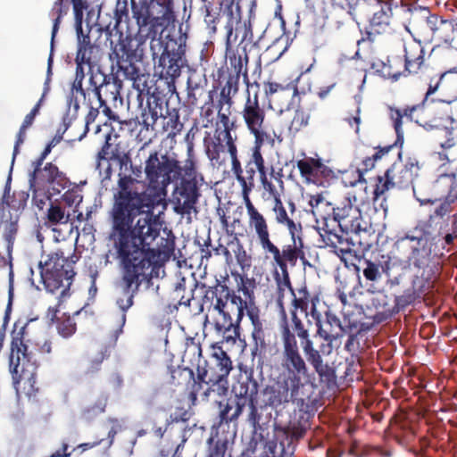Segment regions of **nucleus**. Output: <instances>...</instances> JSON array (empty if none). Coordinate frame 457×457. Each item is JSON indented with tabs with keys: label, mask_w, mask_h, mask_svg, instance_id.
I'll list each match as a JSON object with an SVG mask.
<instances>
[{
	"label": "nucleus",
	"mask_w": 457,
	"mask_h": 457,
	"mask_svg": "<svg viewBox=\"0 0 457 457\" xmlns=\"http://www.w3.org/2000/svg\"><path fill=\"white\" fill-rule=\"evenodd\" d=\"M156 204L155 197L144 189L140 181L131 175L119 174L110 211L111 239L119 258L134 263L151 278L175 250V237L171 232L161 238L156 248L151 247L160 236L154 215Z\"/></svg>",
	"instance_id": "1"
},
{
	"label": "nucleus",
	"mask_w": 457,
	"mask_h": 457,
	"mask_svg": "<svg viewBox=\"0 0 457 457\" xmlns=\"http://www.w3.org/2000/svg\"><path fill=\"white\" fill-rule=\"evenodd\" d=\"M236 287L230 288L220 282L208 290L205 297L212 295L213 310L222 317L221 322L216 323L219 331H233L236 337L239 336L241 322L246 315L251 320L253 330L252 338L254 343L253 353L257 351H265L267 342L263 322L261 319V310L256 303L254 294L255 280L239 273L233 274Z\"/></svg>",
	"instance_id": "2"
},
{
	"label": "nucleus",
	"mask_w": 457,
	"mask_h": 457,
	"mask_svg": "<svg viewBox=\"0 0 457 457\" xmlns=\"http://www.w3.org/2000/svg\"><path fill=\"white\" fill-rule=\"evenodd\" d=\"M411 249L407 257V263L417 269V273L411 281V286L405 289L401 295L395 296V304L392 307H384L382 313L386 318L391 317L400 310L422 298L433 287L438 279L442 266L436 254H432L431 246L426 238L422 237L406 236L399 241Z\"/></svg>",
	"instance_id": "3"
},
{
	"label": "nucleus",
	"mask_w": 457,
	"mask_h": 457,
	"mask_svg": "<svg viewBox=\"0 0 457 457\" xmlns=\"http://www.w3.org/2000/svg\"><path fill=\"white\" fill-rule=\"evenodd\" d=\"M127 1L122 4L118 2L115 9V23L111 28L108 25L104 29L106 39L110 43L111 58L116 61L118 69L126 79L131 80L132 85L139 87L141 80L148 74L142 73L135 62H142L145 55L144 44L147 37H139L138 33L134 37L129 31L123 32L120 23L123 17H128Z\"/></svg>",
	"instance_id": "4"
},
{
	"label": "nucleus",
	"mask_w": 457,
	"mask_h": 457,
	"mask_svg": "<svg viewBox=\"0 0 457 457\" xmlns=\"http://www.w3.org/2000/svg\"><path fill=\"white\" fill-rule=\"evenodd\" d=\"M281 366L286 374L279 375L266 384L260 392V408H270L278 415L290 403H302L305 398L300 396L304 388L302 378L307 375V364H302L281 358Z\"/></svg>",
	"instance_id": "5"
},
{
	"label": "nucleus",
	"mask_w": 457,
	"mask_h": 457,
	"mask_svg": "<svg viewBox=\"0 0 457 457\" xmlns=\"http://www.w3.org/2000/svg\"><path fill=\"white\" fill-rule=\"evenodd\" d=\"M420 21L413 20V29L419 37L424 41H435L430 55L445 62H451L457 54L454 46L457 30L456 20H444L436 14H431L428 8L422 10Z\"/></svg>",
	"instance_id": "6"
},
{
	"label": "nucleus",
	"mask_w": 457,
	"mask_h": 457,
	"mask_svg": "<svg viewBox=\"0 0 457 457\" xmlns=\"http://www.w3.org/2000/svg\"><path fill=\"white\" fill-rule=\"evenodd\" d=\"M456 68L443 73L427 76L425 82V107L427 108L428 130L440 129L445 124H453L457 120V91L445 96L444 90L448 75L455 72Z\"/></svg>",
	"instance_id": "7"
},
{
	"label": "nucleus",
	"mask_w": 457,
	"mask_h": 457,
	"mask_svg": "<svg viewBox=\"0 0 457 457\" xmlns=\"http://www.w3.org/2000/svg\"><path fill=\"white\" fill-rule=\"evenodd\" d=\"M254 84L257 89L253 94L252 87L245 89L244 102L238 114L246 130L253 137V144H263L273 147L277 135L274 130L269 129L268 112L260 98L259 84L256 82Z\"/></svg>",
	"instance_id": "8"
},
{
	"label": "nucleus",
	"mask_w": 457,
	"mask_h": 457,
	"mask_svg": "<svg viewBox=\"0 0 457 457\" xmlns=\"http://www.w3.org/2000/svg\"><path fill=\"white\" fill-rule=\"evenodd\" d=\"M79 260V256L76 253L71 257H65L61 250L49 253L46 260L39 262L41 280L45 288L48 292L54 293L63 287L61 295H64L76 274L73 265Z\"/></svg>",
	"instance_id": "9"
},
{
	"label": "nucleus",
	"mask_w": 457,
	"mask_h": 457,
	"mask_svg": "<svg viewBox=\"0 0 457 457\" xmlns=\"http://www.w3.org/2000/svg\"><path fill=\"white\" fill-rule=\"evenodd\" d=\"M180 162L167 153H150L145 162V174L149 187L159 194H166L169 185L181 177Z\"/></svg>",
	"instance_id": "10"
},
{
	"label": "nucleus",
	"mask_w": 457,
	"mask_h": 457,
	"mask_svg": "<svg viewBox=\"0 0 457 457\" xmlns=\"http://www.w3.org/2000/svg\"><path fill=\"white\" fill-rule=\"evenodd\" d=\"M187 35L179 33L175 37L171 35L166 37V41L162 40V48L156 51L158 54V63L155 66L156 72L159 73L161 79H165L169 85L171 83L174 87V81L181 74V68L184 64V57L186 54ZM154 60V58L153 57Z\"/></svg>",
	"instance_id": "11"
},
{
	"label": "nucleus",
	"mask_w": 457,
	"mask_h": 457,
	"mask_svg": "<svg viewBox=\"0 0 457 457\" xmlns=\"http://www.w3.org/2000/svg\"><path fill=\"white\" fill-rule=\"evenodd\" d=\"M151 6L152 4L148 0H139V2L131 0L132 17L135 19L138 27L137 33L140 38H151L150 48L152 55L155 58L158 54L156 47L158 46L159 51L162 48V37L156 38V36L159 32L162 33V30L170 25L163 24L164 21H162V15L156 13L154 16L151 12Z\"/></svg>",
	"instance_id": "12"
},
{
	"label": "nucleus",
	"mask_w": 457,
	"mask_h": 457,
	"mask_svg": "<svg viewBox=\"0 0 457 457\" xmlns=\"http://www.w3.org/2000/svg\"><path fill=\"white\" fill-rule=\"evenodd\" d=\"M259 385L253 375L246 377L245 381H239L237 386H234V398L232 403L235 405L234 417H239L245 408H248L247 420L256 430L260 427L262 414L258 407Z\"/></svg>",
	"instance_id": "13"
},
{
	"label": "nucleus",
	"mask_w": 457,
	"mask_h": 457,
	"mask_svg": "<svg viewBox=\"0 0 457 457\" xmlns=\"http://www.w3.org/2000/svg\"><path fill=\"white\" fill-rule=\"evenodd\" d=\"M291 324L289 325L287 319L285 318L284 324L281 326V341H282V356L281 358L306 364L296 340V337L300 339V342H303L310 337V334L302 320L295 311H290Z\"/></svg>",
	"instance_id": "14"
},
{
	"label": "nucleus",
	"mask_w": 457,
	"mask_h": 457,
	"mask_svg": "<svg viewBox=\"0 0 457 457\" xmlns=\"http://www.w3.org/2000/svg\"><path fill=\"white\" fill-rule=\"evenodd\" d=\"M271 254L273 256V265L279 268V270H275L273 276L278 291V302L280 303L287 288L290 290L292 295H295L290 280L288 264L292 267L295 266L298 258L303 254V251L294 244L284 245L282 251L278 250Z\"/></svg>",
	"instance_id": "15"
},
{
	"label": "nucleus",
	"mask_w": 457,
	"mask_h": 457,
	"mask_svg": "<svg viewBox=\"0 0 457 457\" xmlns=\"http://www.w3.org/2000/svg\"><path fill=\"white\" fill-rule=\"evenodd\" d=\"M122 267V296L119 297L116 301L117 305L122 312L121 325L123 326L126 321V312L133 305L134 296L138 291L140 285L145 280H149L152 278L148 277L143 271H140L134 263L126 261L124 258H120Z\"/></svg>",
	"instance_id": "16"
},
{
	"label": "nucleus",
	"mask_w": 457,
	"mask_h": 457,
	"mask_svg": "<svg viewBox=\"0 0 457 457\" xmlns=\"http://www.w3.org/2000/svg\"><path fill=\"white\" fill-rule=\"evenodd\" d=\"M149 76L141 80V85L133 87L137 90L138 107L141 109L140 124L148 129L154 128L159 118L163 117V100L158 93L151 92V87L147 84Z\"/></svg>",
	"instance_id": "17"
},
{
	"label": "nucleus",
	"mask_w": 457,
	"mask_h": 457,
	"mask_svg": "<svg viewBox=\"0 0 457 457\" xmlns=\"http://www.w3.org/2000/svg\"><path fill=\"white\" fill-rule=\"evenodd\" d=\"M264 145L263 144H253L251 158L245 163L244 170L237 154L231 161V170L241 186L244 201L251 200L249 195L255 186L254 179L259 168L258 162L261 160L262 148Z\"/></svg>",
	"instance_id": "18"
},
{
	"label": "nucleus",
	"mask_w": 457,
	"mask_h": 457,
	"mask_svg": "<svg viewBox=\"0 0 457 457\" xmlns=\"http://www.w3.org/2000/svg\"><path fill=\"white\" fill-rule=\"evenodd\" d=\"M323 246H328L334 249L336 253L342 254L351 253L354 246L353 239L349 237V233L344 230L342 224L333 223L326 220L322 226L317 228Z\"/></svg>",
	"instance_id": "19"
},
{
	"label": "nucleus",
	"mask_w": 457,
	"mask_h": 457,
	"mask_svg": "<svg viewBox=\"0 0 457 457\" xmlns=\"http://www.w3.org/2000/svg\"><path fill=\"white\" fill-rule=\"evenodd\" d=\"M237 41V37L229 38V36L226 37L225 57L228 60L229 65L233 70V72L228 73V75H237L238 78L242 76L246 88L253 87L255 84L250 82L248 76L247 65L249 57L246 49L247 45L238 43L235 46Z\"/></svg>",
	"instance_id": "20"
},
{
	"label": "nucleus",
	"mask_w": 457,
	"mask_h": 457,
	"mask_svg": "<svg viewBox=\"0 0 457 457\" xmlns=\"http://www.w3.org/2000/svg\"><path fill=\"white\" fill-rule=\"evenodd\" d=\"M232 361L228 353L219 344L212 345V353L208 361H205L204 366H197L196 375L199 380L204 378L222 377L228 378L232 370Z\"/></svg>",
	"instance_id": "21"
},
{
	"label": "nucleus",
	"mask_w": 457,
	"mask_h": 457,
	"mask_svg": "<svg viewBox=\"0 0 457 457\" xmlns=\"http://www.w3.org/2000/svg\"><path fill=\"white\" fill-rule=\"evenodd\" d=\"M248 215V226L254 232L258 243L265 253H273L279 248L270 239L267 219L253 205L251 200L244 201Z\"/></svg>",
	"instance_id": "22"
},
{
	"label": "nucleus",
	"mask_w": 457,
	"mask_h": 457,
	"mask_svg": "<svg viewBox=\"0 0 457 457\" xmlns=\"http://www.w3.org/2000/svg\"><path fill=\"white\" fill-rule=\"evenodd\" d=\"M376 7H378V10L373 12L372 17L369 21V26L362 32L361 38L357 41L358 45L365 41L374 42L377 35L384 34L391 29L393 19V4L391 1L384 0Z\"/></svg>",
	"instance_id": "23"
},
{
	"label": "nucleus",
	"mask_w": 457,
	"mask_h": 457,
	"mask_svg": "<svg viewBox=\"0 0 457 457\" xmlns=\"http://www.w3.org/2000/svg\"><path fill=\"white\" fill-rule=\"evenodd\" d=\"M200 182L180 179L174 190V212L180 215H191L197 212L195 204L200 197Z\"/></svg>",
	"instance_id": "24"
},
{
	"label": "nucleus",
	"mask_w": 457,
	"mask_h": 457,
	"mask_svg": "<svg viewBox=\"0 0 457 457\" xmlns=\"http://www.w3.org/2000/svg\"><path fill=\"white\" fill-rule=\"evenodd\" d=\"M296 166L306 183L325 187L336 178L334 170L324 164L320 158L307 157L299 160Z\"/></svg>",
	"instance_id": "25"
},
{
	"label": "nucleus",
	"mask_w": 457,
	"mask_h": 457,
	"mask_svg": "<svg viewBox=\"0 0 457 457\" xmlns=\"http://www.w3.org/2000/svg\"><path fill=\"white\" fill-rule=\"evenodd\" d=\"M237 136L225 137L223 133H220L217 129L212 137H206L204 139V145L207 157L213 164L220 165L224 162L221 154L226 151L229 154L231 161L237 154V147L236 145Z\"/></svg>",
	"instance_id": "26"
},
{
	"label": "nucleus",
	"mask_w": 457,
	"mask_h": 457,
	"mask_svg": "<svg viewBox=\"0 0 457 457\" xmlns=\"http://www.w3.org/2000/svg\"><path fill=\"white\" fill-rule=\"evenodd\" d=\"M311 316L315 320L317 335L328 343L329 353L333 342L342 337L345 334V329L341 324L340 319L328 311L325 312V320H321V315L314 305L312 306Z\"/></svg>",
	"instance_id": "27"
},
{
	"label": "nucleus",
	"mask_w": 457,
	"mask_h": 457,
	"mask_svg": "<svg viewBox=\"0 0 457 457\" xmlns=\"http://www.w3.org/2000/svg\"><path fill=\"white\" fill-rule=\"evenodd\" d=\"M217 14L212 17H205L204 20L208 27L214 32L216 31V24L220 21V12L228 18L226 29V37L229 38L237 37V34H234V25L238 24L242 21V12L238 3L235 4V0H220L216 5Z\"/></svg>",
	"instance_id": "28"
},
{
	"label": "nucleus",
	"mask_w": 457,
	"mask_h": 457,
	"mask_svg": "<svg viewBox=\"0 0 457 457\" xmlns=\"http://www.w3.org/2000/svg\"><path fill=\"white\" fill-rule=\"evenodd\" d=\"M76 31L78 36V49L75 61L85 62L88 68V71H92L93 67L96 64L101 56V47L91 41V29L87 34H84L82 29V21L80 26L76 23Z\"/></svg>",
	"instance_id": "29"
},
{
	"label": "nucleus",
	"mask_w": 457,
	"mask_h": 457,
	"mask_svg": "<svg viewBox=\"0 0 457 457\" xmlns=\"http://www.w3.org/2000/svg\"><path fill=\"white\" fill-rule=\"evenodd\" d=\"M18 232V221L6 220L0 222V266L9 267L10 275L12 270V253L13 244Z\"/></svg>",
	"instance_id": "30"
},
{
	"label": "nucleus",
	"mask_w": 457,
	"mask_h": 457,
	"mask_svg": "<svg viewBox=\"0 0 457 457\" xmlns=\"http://www.w3.org/2000/svg\"><path fill=\"white\" fill-rule=\"evenodd\" d=\"M419 162L415 159H408L404 164L394 163L386 170V176L390 177L395 187L408 188L420 170Z\"/></svg>",
	"instance_id": "31"
},
{
	"label": "nucleus",
	"mask_w": 457,
	"mask_h": 457,
	"mask_svg": "<svg viewBox=\"0 0 457 457\" xmlns=\"http://www.w3.org/2000/svg\"><path fill=\"white\" fill-rule=\"evenodd\" d=\"M422 37L413 39L404 45V68L401 76L418 74L425 64V51Z\"/></svg>",
	"instance_id": "32"
},
{
	"label": "nucleus",
	"mask_w": 457,
	"mask_h": 457,
	"mask_svg": "<svg viewBox=\"0 0 457 457\" xmlns=\"http://www.w3.org/2000/svg\"><path fill=\"white\" fill-rule=\"evenodd\" d=\"M38 180L39 182L36 187H45L48 186V194L50 195L60 194L70 185V180L66 175L52 162H47L42 171H39Z\"/></svg>",
	"instance_id": "33"
},
{
	"label": "nucleus",
	"mask_w": 457,
	"mask_h": 457,
	"mask_svg": "<svg viewBox=\"0 0 457 457\" xmlns=\"http://www.w3.org/2000/svg\"><path fill=\"white\" fill-rule=\"evenodd\" d=\"M311 417L310 412L299 409L294 411L287 426H275V431L281 432L287 438H290L291 442L298 441L311 428Z\"/></svg>",
	"instance_id": "34"
},
{
	"label": "nucleus",
	"mask_w": 457,
	"mask_h": 457,
	"mask_svg": "<svg viewBox=\"0 0 457 457\" xmlns=\"http://www.w3.org/2000/svg\"><path fill=\"white\" fill-rule=\"evenodd\" d=\"M204 384L207 386V388L203 392V398L205 400H208L212 394H214L218 396H225L228 392V378L206 377L204 380H199L198 375H196V379L192 384L189 393L190 397L193 400L196 399L198 394L203 389Z\"/></svg>",
	"instance_id": "35"
},
{
	"label": "nucleus",
	"mask_w": 457,
	"mask_h": 457,
	"mask_svg": "<svg viewBox=\"0 0 457 457\" xmlns=\"http://www.w3.org/2000/svg\"><path fill=\"white\" fill-rule=\"evenodd\" d=\"M26 362H29L27 353V345L23 343L21 337H13L11 344L10 367L14 378H22L28 372Z\"/></svg>",
	"instance_id": "36"
},
{
	"label": "nucleus",
	"mask_w": 457,
	"mask_h": 457,
	"mask_svg": "<svg viewBox=\"0 0 457 457\" xmlns=\"http://www.w3.org/2000/svg\"><path fill=\"white\" fill-rule=\"evenodd\" d=\"M258 446V441L252 438L246 448L242 452L241 457H253ZM292 453H287L283 442L278 443L274 437L264 440L262 443V453L259 457H290Z\"/></svg>",
	"instance_id": "37"
},
{
	"label": "nucleus",
	"mask_w": 457,
	"mask_h": 457,
	"mask_svg": "<svg viewBox=\"0 0 457 457\" xmlns=\"http://www.w3.org/2000/svg\"><path fill=\"white\" fill-rule=\"evenodd\" d=\"M101 76V83L98 84V87H95V89L93 90L94 99L110 101L113 104H115L118 99L121 102L122 99L120 92L122 84L121 80L118 76H114L112 74H102Z\"/></svg>",
	"instance_id": "38"
},
{
	"label": "nucleus",
	"mask_w": 457,
	"mask_h": 457,
	"mask_svg": "<svg viewBox=\"0 0 457 457\" xmlns=\"http://www.w3.org/2000/svg\"><path fill=\"white\" fill-rule=\"evenodd\" d=\"M384 269L385 275L386 276V283L391 287L401 285L410 271L406 261L392 258L387 254H386Z\"/></svg>",
	"instance_id": "39"
},
{
	"label": "nucleus",
	"mask_w": 457,
	"mask_h": 457,
	"mask_svg": "<svg viewBox=\"0 0 457 457\" xmlns=\"http://www.w3.org/2000/svg\"><path fill=\"white\" fill-rule=\"evenodd\" d=\"M447 192L443 198H439V204L435 208L428 220V226L437 224L439 220L449 216L457 207V187H446Z\"/></svg>",
	"instance_id": "40"
},
{
	"label": "nucleus",
	"mask_w": 457,
	"mask_h": 457,
	"mask_svg": "<svg viewBox=\"0 0 457 457\" xmlns=\"http://www.w3.org/2000/svg\"><path fill=\"white\" fill-rule=\"evenodd\" d=\"M385 261L386 254H378L370 259L363 258L360 261V266L356 267V270L361 269L366 281L374 285L379 282L385 274Z\"/></svg>",
	"instance_id": "41"
},
{
	"label": "nucleus",
	"mask_w": 457,
	"mask_h": 457,
	"mask_svg": "<svg viewBox=\"0 0 457 457\" xmlns=\"http://www.w3.org/2000/svg\"><path fill=\"white\" fill-rule=\"evenodd\" d=\"M333 218L329 219L333 223L342 224L347 226L348 223H352V227L354 226L355 221L359 215V210L354 207L348 197H345L336 207L331 209Z\"/></svg>",
	"instance_id": "42"
},
{
	"label": "nucleus",
	"mask_w": 457,
	"mask_h": 457,
	"mask_svg": "<svg viewBox=\"0 0 457 457\" xmlns=\"http://www.w3.org/2000/svg\"><path fill=\"white\" fill-rule=\"evenodd\" d=\"M240 78L237 75H228L225 83L221 86L216 103L226 104L229 110L234 105V98L239 92Z\"/></svg>",
	"instance_id": "43"
},
{
	"label": "nucleus",
	"mask_w": 457,
	"mask_h": 457,
	"mask_svg": "<svg viewBox=\"0 0 457 457\" xmlns=\"http://www.w3.org/2000/svg\"><path fill=\"white\" fill-rule=\"evenodd\" d=\"M422 108H424V105L405 106L403 109L390 107V119L393 120V126L398 139L403 136L402 129L403 120L413 121V112Z\"/></svg>",
	"instance_id": "44"
},
{
	"label": "nucleus",
	"mask_w": 457,
	"mask_h": 457,
	"mask_svg": "<svg viewBox=\"0 0 457 457\" xmlns=\"http://www.w3.org/2000/svg\"><path fill=\"white\" fill-rule=\"evenodd\" d=\"M319 302L318 296H312L307 290V288L300 287L297 289V293L293 295L292 300V307L291 311H295L297 312V310H300L302 312H304L306 316L311 315V312L312 310V306L316 307V303Z\"/></svg>",
	"instance_id": "45"
},
{
	"label": "nucleus",
	"mask_w": 457,
	"mask_h": 457,
	"mask_svg": "<svg viewBox=\"0 0 457 457\" xmlns=\"http://www.w3.org/2000/svg\"><path fill=\"white\" fill-rule=\"evenodd\" d=\"M267 96L272 97L277 94H284L287 96V108L293 104L294 98L298 96V88L295 83L289 82L286 85L278 82H267L264 86Z\"/></svg>",
	"instance_id": "46"
},
{
	"label": "nucleus",
	"mask_w": 457,
	"mask_h": 457,
	"mask_svg": "<svg viewBox=\"0 0 457 457\" xmlns=\"http://www.w3.org/2000/svg\"><path fill=\"white\" fill-rule=\"evenodd\" d=\"M271 210L274 213L276 222L279 225L287 227L293 239H295V236L297 231V226L294 220L289 217L281 198H277V200L273 202ZM294 244H295V240H294Z\"/></svg>",
	"instance_id": "47"
},
{
	"label": "nucleus",
	"mask_w": 457,
	"mask_h": 457,
	"mask_svg": "<svg viewBox=\"0 0 457 457\" xmlns=\"http://www.w3.org/2000/svg\"><path fill=\"white\" fill-rule=\"evenodd\" d=\"M164 120L162 130L167 134V137L174 139L183 129V123L180 121L179 113L177 109L168 111V115L162 117Z\"/></svg>",
	"instance_id": "48"
},
{
	"label": "nucleus",
	"mask_w": 457,
	"mask_h": 457,
	"mask_svg": "<svg viewBox=\"0 0 457 457\" xmlns=\"http://www.w3.org/2000/svg\"><path fill=\"white\" fill-rule=\"evenodd\" d=\"M187 155V156L185 160L184 166L181 167L182 171H184V177L182 179L202 183L204 181V177L197 171L196 161L195 158L192 143L188 145Z\"/></svg>",
	"instance_id": "49"
},
{
	"label": "nucleus",
	"mask_w": 457,
	"mask_h": 457,
	"mask_svg": "<svg viewBox=\"0 0 457 457\" xmlns=\"http://www.w3.org/2000/svg\"><path fill=\"white\" fill-rule=\"evenodd\" d=\"M215 108L217 109L218 123L222 126V129H219V132L223 133L225 137L228 136V138L229 139V136H232L231 132L236 130L237 128V121L230 119V109L228 110L226 104H220V103H216Z\"/></svg>",
	"instance_id": "50"
},
{
	"label": "nucleus",
	"mask_w": 457,
	"mask_h": 457,
	"mask_svg": "<svg viewBox=\"0 0 457 457\" xmlns=\"http://www.w3.org/2000/svg\"><path fill=\"white\" fill-rule=\"evenodd\" d=\"M170 384L175 386H187L193 384L196 379L192 369L188 367L178 366L170 368Z\"/></svg>",
	"instance_id": "51"
},
{
	"label": "nucleus",
	"mask_w": 457,
	"mask_h": 457,
	"mask_svg": "<svg viewBox=\"0 0 457 457\" xmlns=\"http://www.w3.org/2000/svg\"><path fill=\"white\" fill-rule=\"evenodd\" d=\"M76 62V74L75 79L72 83L71 92L74 97V107L76 109L79 108L80 99L79 98V94L83 93V80L87 74L91 73L88 71V68L85 62H81L79 61H75Z\"/></svg>",
	"instance_id": "52"
},
{
	"label": "nucleus",
	"mask_w": 457,
	"mask_h": 457,
	"mask_svg": "<svg viewBox=\"0 0 457 457\" xmlns=\"http://www.w3.org/2000/svg\"><path fill=\"white\" fill-rule=\"evenodd\" d=\"M81 311L74 312L73 316L63 313L62 316L56 318V329L58 334L63 338H69L73 336L77 331V324L74 321V317L79 315Z\"/></svg>",
	"instance_id": "53"
},
{
	"label": "nucleus",
	"mask_w": 457,
	"mask_h": 457,
	"mask_svg": "<svg viewBox=\"0 0 457 457\" xmlns=\"http://www.w3.org/2000/svg\"><path fill=\"white\" fill-rule=\"evenodd\" d=\"M153 9L157 7L156 13L162 15L163 24L171 25L176 20L174 0H148Z\"/></svg>",
	"instance_id": "54"
},
{
	"label": "nucleus",
	"mask_w": 457,
	"mask_h": 457,
	"mask_svg": "<svg viewBox=\"0 0 457 457\" xmlns=\"http://www.w3.org/2000/svg\"><path fill=\"white\" fill-rule=\"evenodd\" d=\"M108 395H101L96 402L81 410L80 417L83 420L90 422L106 410Z\"/></svg>",
	"instance_id": "55"
},
{
	"label": "nucleus",
	"mask_w": 457,
	"mask_h": 457,
	"mask_svg": "<svg viewBox=\"0 0 457 457\" xmlns=\"http://www.w3.org/2000/svg\"><path fill=\"white\" fill-rule=\"evenodd\" d=\"M111 137L110 133L105 136V142L96 154V168L101 171L102 162H107V177L111 175V164L108 161L112 160L113 157H117V149H113L112 145L110 143Z\"/></svg>",
	"instance_id": "56"
},
{
	"label": "nucleus",
	"mask_w": 457,
	"mask_h": 457,
	"mask_svg": "<svg viewBox=\"0 0 457 457\" xmlns=\"http://www.w3.org/2000/svg\"><path fill=\"white\" fill-rule=\"evenodd\" d=\"M204 85L189 77L187 81V104L191 107L196 106L199 100L204 96Z\"/></svg>",
	"instance_id": "57"
},
{
	"label": "nucleus",
	"mask_w": 457,
	"mask_h": 457,
	"mask_svg": "<svg viewBox=\"0 0 457 457\" xmlns=\"http://www.w3.org/2000/svg\"><path fill=\"white\" fill-rule=\"evenodd\" d=\"M69 10L68 5L63 4V0H56L50 11V16L54 19L51 45H54V37L59 30L60 23L64 15L67 14Z\"/></svg>",
	"instance_id": "58"
},
{
	"label": "nucleus",
	"mask_w": 457,
	"mask_h": 457,
	"mask_svg": "<svg viewBox=\"0 0 457 457\" xmlns=\"http://www.w3.org/2000/svg\"><path fill=\"white\" fill-rule=\"evenodd\" d=\"M37 351L42 360L53 361L60 353L55 342L51 338H45L37 343Z\"/></svg>",
	"instance_id": "59"
},
{
	"label": "nucleus",
	"mask_w": 457,
	"mask_h": 457,
	"mask_svg": "<svg viewBox=\"0 0 457 457\" xmlns=\"http://www.w3.org/2000/svg\"><path fill=\"white\" fill-rule=\"evenodd\" d=\"M393 147V145L379 147L373 155L366 157L362 161L361 168L358 169L359 181L364 180L362 179L363 173L372 170L375 166V162L380 160L385 154H388Z\"/></svg>",
	"instance_id": "60"
},
{
	"label": "nucleus",
	"mask_w": 457,
	"mask_h": 457,
	"mask_svg": "<svg viewBox=\"0 0 457 457\" xmlns=\"http://www.w3.org/2000/svg\"><path fill=\"white\" fill-rule=\"evenodd\" d=\"M444 135L445 139L439 142L441 148L448 150L457 145V120L455 123L445 124L438 129Z\"/></svg>",
	"instance_id": "61"
},
{
	"label": "nucleus",
	"mask_w": 457,
	"mask_h": 457,
	"mask_svg": "<svg viewBox=\"0 0 457 457\" xmlns=\"http://www.w3.org/2000/svg\"><path fill=\"white\" fill-rule=\"evenodd\" d=\"M399 62L400 60L396 58H394L393 60L388 59L386 63L382 61H376L371 63L370 68L384 78H391L394 80H397L400 78L401 73L393 70L392 62L395 63Z\"/></svg>",
	"instance_id": "62"
},
{
	"label": "nucleus",
	"mask_w": 457,
	"mask_h": 457,
	"mask_svg": "<svg viewBox=\"0 0 457 457\" xmlns=\"http://www.w3.org/2000/svg\"><path fill=\"white\" fill-rule=\"evenodd\" d=\"M228 447V439L218 438L213 439L210 437L208 439V454L207 457H226V453ZM228 457H232L230 453L228 454Z\"/></svg>",
	"instance_id": "63"
},
{
	"label": "nucleus",
	"mask_w": 457,
	"mask_h": 457,
	"mask_svg": "<svg viewBox=\"0 0 457 457\" xmlns=\"http://www.w3.org/2000/svg\"><path fill=\"white\" fill-rule=\"evenodd\" d=\"M46 220L51 225L66 224L70 220V214H66L64 209L58 204H51L47 210Z\"/></svg>",
	"instance_id": "64"
}]
</instances>
